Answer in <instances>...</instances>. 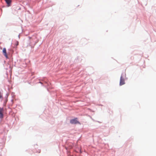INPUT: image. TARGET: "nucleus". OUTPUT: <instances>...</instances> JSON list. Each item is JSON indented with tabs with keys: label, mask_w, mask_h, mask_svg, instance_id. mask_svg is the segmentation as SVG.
<instances>
[{
	"label": "nucleus",
	"mask_w": 156,
	"mask_h": 156,
	"mask_svg": "<svg viewBox=\"0 0 156 156\" xmlns=\"http://www.w3.org/2000/svg\"><path fill=\"white\" fill-rule=\"evenodd\" d=\"M70 122L72 124H76L77 123L80 124V122L77 120V118L71 120L70 121Z\"/></svg>",
	"instance_id": "f257e3e1"
},
{
	"label": "nucleus",
	"mask_w": 156,
	"mask_h": 156,
	"mask_svg": "<svg viewBox=\"0 0 156 156\" xmlns=\"http://www.w3.org/2000/svg\"><path fill=\"white\" fill-rule=\"evenodd\" d=\"M125 84V80L122 76H121L120 81V85L121 86Z\"/></svg>",
	"instance_id": "f03ea898"
},
{
	"label": "nucleus",
	"mask_w": 156,
	"mask_h": 156,
	"mask_svg": "<svg viewBox=\"0 0 156 156\" xmlns=\"http://www.w3.org/2000/svg\"><path fill=\"white\" fill-rule=\"evenodd\" d=\"M2 52H3V53L4 55L5 56V57L6 58H8V55H7V53H6V49L5 48H3V50H2Z\"/></svg>",
	"instance_id": "7ed1b4c3"
},
{
	"label": "nucleus",
	"mask_w": 156,
	"mask_h": 156,
	"mask_svg": "<svg viewBox=\"0 0 156 156\" xmlns=\"http://www.w3.org/2000/svg\"><path fill=\"white\" fill-rule=\"evenodd\" d=\"M3 109L2 108H0V118L2 119L3 117Z\"/></svg>",
	"instance_id": "20e7f679"
},
{
	"label": "nucleus",
	"mask_w": 156,
	"mask_h": 156,
	"mask_svg": "<svg viewBox=\"0 0 156 156\" xmlns=\"http://www.w3.org/2000/svg\"><path fill=\"white\" fill-rule=\"evenodd\" d=\"M5 1L6 2L7 4L8 5V6H9L10 5V4L11 3V0H5Z\"/></svg>",
	"instance_id": "39448f33"
},
{
	"label": "nucleus",
	"mask_w": 156,
	"mask_h": 156,
	"mask_svg": "<svg viewBox=\"0 0 156 156\" xmlns=\"http://www.w3.org/2000/svg\"><path fill=\"white\" fill-rule=\"evenodd\" d=\"M18 45V42H17V44H16V45Z\"/></svg>",
	"instance_id": "423d86ee"
}]
</instances>
